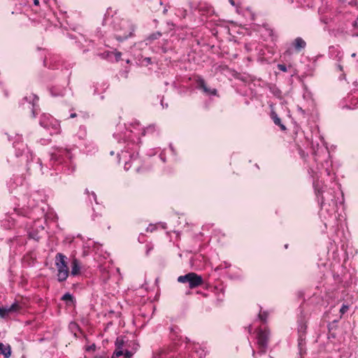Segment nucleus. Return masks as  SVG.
<instances>
[{
    "mask_svg": "<svg viewBox=\"0 0 358 358\" xmlns=\"http://www.w3.org/2000/svg\"><path fill=\"white\" fill-rule=\"evenodd\" d=\"M66 257L62 254L57 253L55 256V266L57 269V280L63 282L66 280L69 275V270L66 262Z\"/></svg>",
    "mask_w": 358,
    "mask_h": 358,
    "instance_id": "nucleus-1",
    "label": "nucleus"
},
{
    "mask_svg": "<svg viewBox=\"0 0 358 358\" xmlns=\"http://www.w3.org/2000/svg\"><path fill=\"white\" fill-rule=\"evenodd\" d=\"M178 282L180 283H187L189 289H194L204 283L201 275L194 273L189 272L184 275H180L178 278Z\"/></svg>",
    "mask_w": 358,
    "mask_h": 358,
    "instance_id": "nucleus-2",
    "label": "nucleus"
},
{
    "mask_svg": "<svg viewBox=\"0 0 358 358\" xmlns=\"http://www.w3.org/2000/svg\"><path fill=\"white\" fill-rule=\"evenodd\" d=\"M257 340L259 352L266 353L270 340V331L267 327L257 329Z\"/></svg>",
    "mask_w": 358,
    "mask_h": 358,
    "instance_id": "nucleus-3",
    "label": "nucleus"
},
{
    "mask_svg": "<svg viewBox=\"0 0 358 358\" xmlns=\"http://www.w3.org/2000/svg\"><path fill=\"white\" fill-rule=\"evenodd\" d=\"M196 83L198 85V87L203 90V91L205 93L212 94V95H216L217 94V90L216 89H210L207 87L206 83L205 80L202 78H199L196 80Z\"/></svg>",
    "mask_w": 358,
    "mask_h": 358,
    "instance_id": "nucleus-4",
    "label": "nucleus"
},
{
    "mask_svg": "<svg viewBox=\"0 0 358 358\" xmlns=\"http://www.w3.org/2000/svg\"><path fill=\"white\" fill-rule=\"evenodd\" d=\"M80 263L76 258H73L71 261V274L73 276L78 275L80 273Z\"/></svg>",
    "mask_w": 358,
    "mask_h": 358,
    "instance_id": "nucleus-5",
    "label": "nucleus"
},
{
    "mask_svg": "<svg viewBox=\"0 0 358 358\" xmlns=\"http://www.w3.org/2000/svg\"><path fill=\"white\" fill-rule=\"evenodd\" d=\"M292 44L296 52H300L306 46V41L301 37H297L295 38Z\"/></svg>",
    "mask_w": 358,
    "mask_h": 358,
    "instance_id": "nucleus-6",
    "label": "nucleus"
},
{
    "mask_svg": "<svg viewBox=\"0 0 358 358\" xmlns=\"http://www.w3.org/2000/svg\"><path fill=\"white\" fill-rule=\"evenodd\" d=\"M0 355H3L6 358H9L11 355V348L9 345H4L0 343Z\"/></svg>",
    "mask_w": 358,
    "mask_h": 358,
    "instance_id": "nucleus-7",
    "label": "nucleus"
},
{
    "mask_svg": "<svg viewBox=\"0 0 358 358\" xmlns=\"http://www.w3.org/2000/svg\"><path fill=\"white\" fill-rule=\"evenodd\" d=\"M271 118L273 120V122L276 125L279 126L282 130H283V131L286 130V127L283 124L281 123L280 118L273 111L271 113Z\"/></svg>",
    "mask_w": 358,
    "mask_h": 358,
    "instance_id": "nucleus-8",
    "label": "nucleus"
},
{
    "mask_svg": "<svg viewBox=\"0 0 358 358\" xmlns=\"http://www.w3.org/2000/svg\"><path fill=\"white\" fill-rule=\"evenodd\" d=\"M22 308V306L18 302H15L9 308H8V310L9 313H17L20 312Z\"/></svg>",
    "mask_w": 358,
    "mask_h": 358,
    "instance_id": "nucleus-9",
    "label": "nucleus"
},
{
    "mask_svg": "<svg viewBox=\"0 0 358 358\" xmlns=\"http://www.w3.org/2000/svg\"><path fill=\"white\" fill-rule=\"evenodd\" d=\"M24 99L27 101L32 103L33 106H34L38 101V97L33 94H30L29 96H26Z\"/></svg>",
    "mask_w": 358,
    "mask_h": 358,
    "instance_id": "nucleus-10",
    "label": "nucleus"
},
{
    "mask_svg": "<svg viewBox=\"0 0 358 358\" xmlns=\"http://www.w3.org/2000/svg\"><path fill=\"white\" fill-rule=\"evenodd\" d=\"M62 300L66 301V302L69 301V302L73 303L74 298L70 293L67 292L63 295V296L62 297Z\"/></svg>",
    "mask_w": 358,
    "mask_h": 358,
    "instance_id": "nucleus-11",
    "label": "nucleus"
},
{
    "mask_svg": "<svg viewBox=\"0 0 358 358\" xmlns=\"http://www.w3.org/2000/svg\"><path fill=\"white\" fill-rule=\"evenodd\" d=\"M299 346L301 348V347L304 345L305 343V335L304 333L300 332L299 336L298 338Z\"/></svg>",
    "mask_w": 358,
    "mask_h": 358,
    "instance_id": "nucleus-12",
    "label": "nucleus"
},
{
    "mask_svg": "<svg viewBox=\"0 0 358 358\" xmlns=\"http://www.w3.org/2000/svg\"><path fill=\"white\" fill-rule=\"evenodd\" d=\"M124 345V341L122 338L118 337L115 341V346L117 349H122Z\"/></svg>",
    "mask_w": 358,
    "mask_h": 358,
    "instance_id": "nucleus-13",
    "label": "nucleus"
},
{
    "mask_svg": "<svg viewBox=\"0 0 358 358\" xmlns=\"http://www.w3.org/2000/svg\"><path fill=\"white\" fill-rule=\"evenodd\" d=\"M9 313L8 310V308H0V317L2 318L6 317Z\"/></svg>",
    "mask_w": 358,
    "mask_h": 358,
    "instance_id": "nucleus-14",
    "label": "nucleus"
},
{
    "mask_svg": "<svg viewBox=\"0 0 358 358\" xmlns=\"http://www.w3.org/2000/svg\"><path fill=\"white\" fill-rule=\"evenodd\" d=\"M278 69L280 70V71H282L283 72H287V68L285 64H278Z\"/></svg>",
    "mask_w": 358,
    "mask_h": 358,
    "instance_id": "nucleus-15",
    "label": "nucleus"
},
{
    "mask_svg": "<svg viewBox=\"0 0 358 358\" xmlns=\"http://www.w3.org/2000/svg\"><path fill=\"white\" fill-rule=\"evenodd\" d=\"M348 310V306L343 304L342 307L340 309V313L341 315H343L345 313H346Z\"/></svg>",
    "mask_w": 358,
    "mask_h": 358,
    "instance_id": "nucleus-16",
    "label": "nucleus"
},
{
    "mask_svg": "<svg viewBox=\"0 0 358 358\" xmlns=\"http://www.w3.org/2000/svg\"><path fill=\"white\" fill-rule=\"evenodd\" d=\"M123 351L122 350V349H117L116 348V350L114 352V355H115L116 357H120L122 355H123Z\"/></svg>",
    "mask_w": 358,
    "mask_h": 358,
    "instance_id": "nucleus-17",
    "label": "nucleus"
},
{
    "mask_svg": "<svg viewBox=\"0 0 358 358\" xmlns=\"http://www.w3.org/2000/svg\"><path fill=\"white\" fill-rule=\"evenodd\" d=\"M124 358H131L133 355V353L130 351L127 350L124 354Z\"/></svg>",
    "mask_w": 358,
    "mask_h": 358,
    "instance_id": "nucleus-18",
    "label": "nucleus"
},
{
    "mask_svg": "<svg viewBox=\"0 0 358 358\" xmlns=\"http://www.w3.org/2000/svg\"><path fill=\"white\" fill-rule=\"evenodd\" d=\"M266 317H267V315H266V314L265 313H263V314H259V319H260L262 321H264H264H266Z\"/></svg>",
    "mask_w": 358,
    "mask_h": 358,
    "instance_id": "nucleus-19",
    "label": "nucleus"
},
{
    "mask_svg": "<svg viewBox=\"0 0 358 358\" xmlns=\"http://www.w3.org/2000/svg\"><path fill=\"white\" fill-rule=\"evenodd\" d=\"M115 59H116L117 61L120 60L121 55H122V53L120 52H116L115 53Z\"/></svg>",
    "mask_w": 358,
    "mask_h": 358,
    "instance_id": "nucleus-20",
    "label": "nucleus"
},
{
    "mask_svg": "<svg viewBox=\"0 0 358 358\" xmlns=\"http://www.w3.org/2000/svg\"><path fill=\"white\" fill-rule=\"evenodd\" d=\"M34 3L35 6H39V0H34Z\"/></svg>",
    "mask_w": 358,
    "mask_h": 358,
    "instance_id": "nucleus-21",
    "label": "nucleus"
},
{
    "mask_svg": "<svg viewBox=\"0 0 358 358\" xmlns=\"http://www.w3.org/2000/svg\"><path fill=\"white\" fill-rule=\"evenodd\" d=\"M229 2L232 6H234V5H235V1H234V0H229Z\"/></svg>",
    "mask_w": 358,
    "mask_h": 358,
    "instance_id": "nucleus-22",
    "label": "nucleus"
},
{
    "mask_svg": "<svg viewBox=\"0 0 358 358\" xmlns=\"http://www.w3.org/2000/svg\"><path fill=\"white\" fill-rule=\"evenodd\" d=\"M76 117V113H72V114H71V115H70V117H71V118H73V117Z\"/></svg>",
    "mask_w": 358,
    "mask_h": 358,
    "instance_id": "nucleus-23",
    "label": "nucleus"
},
{
    "mask_svg": "<svg viewBox=\"0 0 358 358\" xmlns=\"http://www.w3.org/2000/svg\"><path fill=\"white\" fill-rule=\"evenodd\" d=\"M351 57H356V53H352V54L351 55Z\"/></svg>",
    "mask_w": 358,
    "mask_h": 358,
    "instance_id": "nucleus-24",
    "label": "nucleus"
},
{
    "mask_svg": "<svg viewBox=\"0 0 358 358\" xmlns=\"http://www.w3.org/2000/svg\"><path fill=\"white\" fill-rule=\"evenodd\" d=\"M92 195H93L94 199L96 200V194L94 193H92Z\"/></svg>",
    "mask_w": 358,
    "mask_h": 358,
    "instance_id": "nucleus-25",
    "label": "nucleus"
}]
</instances>
